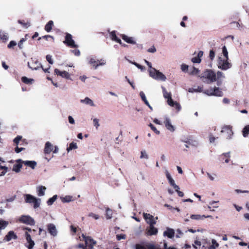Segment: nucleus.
Listing matches in <instances>:
<instances>
[{"mask_svg": "<svg viewBox=\"0 0 249 249\" xmlns=\"http://www.w3.org/2000/svg\"><path fill=\"white\" fill-rule=\"evenodd\" d=\"M201 78L202 81L205 83L210 84L216 81L217 85L220 86L222 84L225 75L221 71H217L215 73L212 70H207L202 73Z\"/></svg>", "mask_w": 249, "mask_h": 249, "instance_id": "obj_1", "label": "nucleus"}, {"mask_svg": "<svg viewBox=\"0 0 249 249\" xmlns=\"http://www.w3.org/2000/svg\"><path fill=\"white\" fill-rule=\"evenodd\" d=\"M25 201L27 203H33L34 208L36 209L40 205L41 199L37 198L30 194H25L24 196Z\"/></svg>", "mask_w": 249, "mask_h": 249, "instance_id": "obj_2", "label": "nucleus"}, {"mask_svg": "<svg viewBox=\"0 0 249 249\" xmlns=\"http://www.w3.org/2000/svg\"><path fill=\"white\" fill-rule=\"evenodd\" d=\"M229 59L219 57L217 61V67L223 71H227L232 67L231 63L228 61Z\"/></svg>", "mask_w": 249, "mask_h": 249, "instance_id": "obj_3", "label": "nucleus"}, {"mask_svg": "<svg viewBox=\"0 0 249 249\" xmlns=\"http://www.w3.org/2000/svg\"><path fill=\"white\" fill-rule=\"evenodd\" d=\"M203 93L208 96H215L221 97L223 95V92L221 89L218 87H214L213 88H211L205 90Z\"/></svg>", "mask_w": 249, "mask_h": 249, "instance_id": "obj_4", "label": "nucleus"}, {"mask_svg": "<svg viewBox=\"0 0 249 249\" xmlns=\"http://www.w3.org/2000/svg\"><path fill=\"white\" fill-rule=\"evenodd\" d=\"M221 132L225 134V138L227 140L232 139L234 134L231 125H224L222 128Z\"/></svg>", "mask_w": 249, "mask_h": 249, "instance_id": "obj_5", "label": "nucleus"}, {"mask_svg": "<svg viewBox=\"0 0 249 249\" xmlns=\"http://www.w3.org/2000/svg\"><path fill=\"white\" fill-rule=\"evenodd\" d=\"M86 247H88L89 249H93L94 246L96 244V241L90 236H86L84 234L82 235Z\"/></svg>", "mask_w": 249, "mask_h": 249, "instance_id": "obj_6", "label": "nucleus"}, {"mask_svg": "<svg viewBox=\"0 0 249 249\" xmlns=\"http://www.w3.org/2000/svg\"><path fill=\"white\" fill-rule=\"evenodd\" d=\"M163 123L167 130L171 132H174L176 130V127L172 124L171 119L167 116L164 117Z\"/></svg>", "mask_w": 249, "mask_h": 249, "instance_id": "obj_7", "label": "nucleus"}, {"mask_svg": "<svg viewBox=\"0 0 249 249\" xmlns=\"http://www.w3.org/2000/svg\"><path fill=\"white\" fill-rule=\"evenodd\" d=\"M19 221L26 224L34 225L35 224V220L29 215H22L18 219Z\"/></svg>", "mask_w": 249, "mask_h": 249, "instance_id": "obj_8", "label": "nucleus"}, {"mask_svg": "<svg viewBox=\"0 0 249 249\" xmlns=\"http://www.w3.org/2000/svg\"><path fill=\"white\" fill-rule=\"evenodd\" d=\"M156 223V222H152L150 223L149 227L146 230V234L148 235H156L158 233V229L155 228L154 225Z\"/></svg>", "mask_w": 249, "mask_h": 249, "instance_id": "obj_9", "label": "nucleus"}, {"mask_svg": "<svg viewBox=\"0 0 249 249\" xmlns=\"http://www.w3.org/2000/svg\"><path fill=\"white\" fill-rule=\"evenodd\" d=\"M64 43L72 48L77 47V45L75 44L74 41L72 38V36L69 33L66 34L65 40L64 41Z\"/></svg>", "mask_w": 249, "mask_h": 249, "instance_id": "obj_10", "label": "nucleus"}, {"mask_svg": "<svg viewBox=\"0 0 249 249\" xmlns=\"http://www.w3.org/2000/svg\"><path fill=\"white\" fill-rule=\"evenodd\" d=\"M28 67L33 70H37L40 68H42V66L37 60H32V62L30 63L28 62Z\"/></svg>", "mask_w": 249, "mask_h": 249, "instance_id": "obj_11", "label": "nucleus"}, {"mask_svg": "<svg viewBox=\"0 0 249 249\" xmlns=\"http://www.w3.org/2000/svg\"><path fill=\"white\" fill-rule=\"evenodd\" d=\"M16 161L18 163L21 162L27 166L31 167L33 169L35 168L37 164L36 162L33 160H22L21 159H18Z\"/></svg>", "mask_w": 249, "mask_h": 249, "instance_id": "obj_12", "label": "nucleus"}, {"mask_svg": "<svg viewBox=\"0 0 249 249\" xmlns=\"http://www.w3.org/2000/svg\"><path fill=\"white\" fill-rule=\"evenodd\" d=\"M49 233L53 236L55 237L57 234V230L56 226L53 223L48 224L47 226Z\"/></svg>", "mask_w": 249, "mask_h": 249, "instance_id": "obj_13", "label": "nucleus"}, {"mask_svg": "<svg viewBox=\"0 0 249 249\" xmlns=\"http://www.w3.org/2000/svg\"><path fill=\"white\" fill-rule=\"evenodd\" d=\"M54 73L57 75L60 76L62 78H64L66 79L71 80L70 74L66 71H60L58 69H55L54 70Z\"/></svg>", "mask_w": 249, "mask_h": 249, "instance_id": "obj_14", "label": "nucleus"}, {"mask_svg": "<svg viewBox=\"0 0 249 249\" xmlns=\"http://www.w3.org/2000/svg\"><path fill=\"white\" fill-rule=\"evenodd\" d=\"M136 249H161L158 246H155L152 244H147L145 246H142L140 244H137L136 245Z\"/></svg>", "mask_w": 249, "mask_h": 249, "instance_id": "obj_15", "label": "nucleus"}, {"mask_svg": "<svg viewBox=\"0 0 249 249\" xmlns=\"http://www.w3.org/2000/svg\"><path fill=\"white\" fill-rule=\"evenodd\" d=\"M161 89L162 90L163 97L164 98L167 99V104H168L169 103H172L173 100L172 99L171 93L168 92L166 90V89L163 86L161 87Z\"/></svg>", "mask_w": 249, "mask_h": 249, "instance_id": "obj_16", "label": "nucleus"}, {"mask_svg": "<svg viewBox=\"0 0 249 249\" xmlns=\"http://www.w3.org/2000/svg\"><path fill=\"white\" fill-rule=\"evenodd\" d=\"M25 237L29 243V245L27 246L28 249H32L35 245L34 241L32 240L30 234L28 232L26 231L25 233Z\"/></svg>", "mask_w": 249, "mask_h": 249, "instance_id": "obj_17", "label": "nucleus"}, {"mask_svg": "<svg viewBox=\"0 0 249 249\" xmlns=\"http://www.w3.org/2000/svg\"><path fill=\"white\" fill-rule=\"evenodd\" d=\"M120 36L127 43L131 44H136V41L134 37L128 36L124 34H121Z\"/></svg>", "mask_w": 249, "mask_h": 249, "instance_id": "obj_18", "label": "nucleus"}, {"mask_svg": "<svg viewBox=\"0 0 249 249\" xmlns=\"http://www.w3.org/2000/svg\"><path fill=\"white\" fill-rule=\"evenodd\" d=\"M18 238L17 235L13 231H9L6 235L5 236L4 240L9 242L12 239H17Z\"/></svg>", "mask_w": 249, "mask_h": 249, "instance_id": "obj_19", "label": "nucleus"}, {"mask_svg": "<svg viewBox=\"0 0 249 249\" xmlns=\"http://www.w3.org/2000/svg\"><path fill=\"white\" fill-rule=\"evenodd\" d=\"M109 36L110 39L114 41H115L120 44H122V41L121 40L118 38L116 34V31H113L109 32Z\"/></svg>", "mask_w": 249, "mask_h": 249, "instance_id": "obj_20", "label": "nucleus"}, {"mask_svg": "<svg viewBox=\"0 0 249 249\" xmlns=\"http://www.w3.org/2000/svg\"><path fill=\"white\" fill-rule=\"evenodd\" d=\"M46 188L44 186H38L36 187V192L38 196H42L45 195Z\"/></svg>", "mask_w": 249, "mask_h": 249, "instance_id": "obj_21", "label": "nucleus"}, {"mask_svg": "<svg viewBox=\"0 0 249 249\" xmlns=\"http://www.w3.org/2000/svg\"><path fill=\"white\" fill-rule=\"evenodd\" d=\"M80 103L86 105H89L91 107H95V104L93 101L89 97H86L84 99H81L80 101Z\"/></svg>", "mask_w": 249, "mask_h": 249, "instance_id": "obj_22", "label": "nucleus"}, {"mask_svg": "<svg viewBox=\"0 0 249 249\" xmlns=\"http://www.w3.org/2000/svg\"><path fill=\"white\" fill-rule=\"evenodd\" d=\"M164 236H167L169 238H172L175 235L174 230L171 228H167L163 232Z\"/></svg>", "mask_w": 249, "mask_h": 249, "instance_id": "obj_23", "label": "nucleus"}, {"mask_svg": "<svg viewBox=\"0 0 249 249\" xmlns=\"http://www.w3.org/2000/svg\"><path fill=\"white\" fill-rule=\"evenodd\" d=\"M143 216L145 220L146 221L147 223H148L149 225H150V223L152 222H156V221L154 220L153 216L149 213H143Z\"/></svg>", "mask_w": 249, "mask_h": 249, "instance_id": "obj_24", "label": "nucleus"}, {"mask_svg": "<svg viewBox=\"0 0 249 249\" xmlns=\"http://www.w3.org/2000/svg\"><path fill=\"white\" fill-rule=\"evenodd\" d=\"M53 150V145L49 142H47L45 145L44 152L45 154H50Z\"/></svg>", "mask_w": 249, "mask_h": 249, "instance_id": "obj_25", "label": "nucleus"}, {"mask_svg": "<svg viewBox=\"0 0 249 249\" xmlns=\"http://www.w3.org/2000/svg\"><path fill=\"white\" fill-rule=\"evenodd\" d=\"M155 79L157 80L165 81L166 80V77L165 76V75H164L161 72L157 71L156 76Z\"/></svg>", "mask_w": 249, "mask_h": 249, "instance_id": "obj_26", "label": "nucleus"}, {"mask_svg": "<svg viewBox=\"0 0 249 249\" xmlns=\"http://www.w3.org/2000/svg\"><path fill=\"white\" fill-rule=\"evenodd\" d=\"M53 26V22L52 20H50L45 25V30L47 32H50Z\"/></svg>", "mask_w": 249, "mask_h": 249, "instance_id": "obj_27", "label": "nucleus"}, {"mask_svg": "<svg viewBox=\"0 0 249 249\" xmlns=\"http://www.w3.org/2000/svg\"><path fill=\"white\" fill-rule=\"evenodd\" d=\"M188 91L191 93L204 92L203 91V88L200 86H198L197 88H190L188 89Z\"/></svg>", "mask_w": 249, "mask_h": 249, "instance_id": "obj_28", "label": "nucleus"}, {"mask_svg": "<svg viewBox=\"0 0 249 249\" xmlns=\"http://www.w3.org/2000/svg\"><path fill=\"white\" fill-rule=\"evenodd\" d=\"M168 105L171 107H175L178 111H179L181 109V106L179 104L173 100H172V103H169Z\"/></svg>", "mask_w": 249, "mask_h": 249, "instance_id": "obj_29", "label": "nucleus"}, {"mask_svg": "<svg viewBox=\"0 0 249 249\" xmlns=\"http://www.w3.org/2000/svg\"><path fill=\"white\" fill-rule=\"evenodd\" d=\"M97 61L98 64H97L96 65H94V69L95 70L97 69L99 66H102L105 65L107 63L105 60L102 59L100 60L98 59Z\"/></svg>", "mask_w": 249, "mask_h": 249, "instance_id": "obj_30", "label": "nucleus"}, {"mask_svg": "<svg viewBox=\"0 0 249 249\" xmlns=\"http://www.w3.org/2000/svg\"><path fill=\"white\" fill-rule=\"evenodd\" d=\"M0 38L3 41L5 42L8 40L9 37L7 34L3 32L0 30Z\"/></svg>", "mask_w": 249, "mask_h": 249, "instance_id": "obj_31", "label": "nucleus"}, {"mask_svg": "<svg viewBox=\"0 0 249 249\" xmlns=\"http://www.w3.org/2000/svg\"><path fill=\"white\" fill-rule=\"evenodd\" d=\"M157 71L158 70H156L154 68H151L149 70V72L150 76L155 79V77H156V73H157Z\"/></svg>", "mask_w": 249, "mask_h": 249, "instance_id": "obj_32", "label": "nucleus"}, {"mask_svg": "<svg viewBox=\"0 0 249 249\" xmlns=\"http://www.w3.org/2000/svg\"><path fill=\"white\" fill-rule=\"evenodd\" d=\"M88 60L89 64L91 65L93 68L94 65H96L97 64H98V59H95L93 57H89V58H88Z\"/></svg>", "mask_w": 249, "mask_h": 249, "instance_id": "obj_33", "label": "nucleus"}, {"mask_svg": "<svg viewBox=\"0 0 249 249\" xmlns=\"http://www.w3.org/2000/svg\"><path fill=\"white\" fill-rule=\"evenodd\" d=\"M77 148V145L76 143L72 142L70 144L69 147L67 148L68 152L72 150V149H76Z\"/></svg>", "mask_w": 249, "mask_h": 249, "instance_id": "obj_34", "label": "nucleus"}, {"mask_svg": "<svg viewBox=\"0 0 249 249\" xmlns=\"http://www.w3.org/2000/svg\"><path fill=\"white\" fill-rule=\"evenodd\" d=\"M22 167V165L20 163L15 164L13 166V171L16 173H18L20 171V169Z\"/></svg>", "mask_w": 249, "mask_h": 249, "instance_id": "obj_35", "label": "nucleus"}, {"mask_svg": "<svg viewBox=\"0 0 249 249\" xmlns=\"http://www.w3.org/2000/svg\"><path fill=\"white\" fill-rule=\"evenodd\" d=\"M243 136L246 137L249 133V125L245 126L242 130Z\"/></svg>", "mask_w": 249, "mask_h": 249, "instance_id": "obj_36", "label": "nucleus"}, {"mask_svg": "<svg viewBox=\"0 0 249 249\" xmlns=\"http://www.w3.org/2000/svg\"><path fill=\"white\" fill-rule=\"evenodd\" d=\"M57 195H54L52 197L49 198L47 201L48 205H52L57 199Z\"/></svg>", "mask_w": 249, "mask_h": 249, "instance_id": "obj_37", "label": "nucleus"}, {"mask_svg": "<svg viewBox=\"0 0 249 249\" xmlns=\"http://www.w3.org/2000/svg\"><path fill=\"white\" fill-rule=\"evenodd\" d=\"M212 245L209 248V249H215L216 248L219 246L218 243L216 242L215 239H212Z\"/></svg>", "mask_w": 249, "mask_h": 249, "instance_id": "obj_38", "label": "nucleus"}, {"mask_svg": "<svg viewBox=\"0 0 249 249\" xmlns=\"http://www.w3.org/2000/svg\"><path fill=\"white\" fill-rule=\"evenodd\" d=\"M112 211L109 208H107L106 209V217L107 219H111L112 217Z\"/></svg>", "mask_w": 249, "mask_h": 249, "instance_id": "obj_39", "label": "nucleus"}, {"mask_svg": "<svg viewBox=\"0 0 249 249\" xmlns=\"http://www.w3.org/2000/svg\"><path fill=\"white\" fill-rule=\"evenodd\" d=\"M222 53L223 54L224 58L229 59L228 52L225 46H224L222 47Z\"/></svg>", "mask_w": 249, "mask_h": 249, "instance_id": "obj_40", "label": "nucleus"}, {"mask_svg": "<svg viewBox=\"0 0 249 249\" xmlns=\"http://www.w3.org/2000/svg\"><path fill=\"white\" fill-rule=\"evenodd\" d=\"M72 196H66L65 197H64L62 201L63 202H70L71 201H72Z\"/></svg>", "mask_w": 249, "mask_h": 249, "instance_id": "obj_41", "label": "nucleus"}, {"mask_svg": "<svg viewBox=\"0 0 249 249\" xmlns=\"http://www.w3.org/2000/svg\"><path fill=\"white\" fill-rule=\"evenodd\" d=\"M140 159H145L146 160L148 159V156L145 150L141 151Z\"/></svg>", "mask_w": 249, "mask_h": 249, "instance_id": "obj_42", "label": "nucleus"}, {"mask_svg": "<svg viewBox=\"0 0 249 249\" xmlns=\"http://www.w3.org/2000/svg\"><path fill=\"white\" fill-rule=\"evenodd\" d=\"M21 80L23 83L25 84H30L33 81V79H29L27 77L23 76L21 78Z\"/></svg>", "mask_w": 249, "mask_h": 249, "instance_id": "obj_43", "label": "nucleus"}, {"mask_svg": "<svg viewBox=\"0 0 249 249\" xmlns=\"http://www.w3.org/2000/svg\"><path fill=\"white\" fill-rule=\"evenodd\" d=\"M204 216H205L204 215H199V214H192L191 216V218L192 219L198 220L202 218H203V217H204Z\"/></svg>", "mask_w": 249, "mask_h": 249, "instance_id": "obj_44", "label": "nucleus"}, {"mask_svg": "<svg viewBox=\"0 0 249 249\" xmlns=\"http://www.w3.org/2000/svg\"><path fill=\"white\" fill-rule=\"evenodd\" d=\"M140 96H141L142 100L144 102V103L147 104L148 101L147 100L145 94L143 91H141L140 92Z\"/></svg>", "mask_w": 249, "mask_h": 249, "instance_id": "obj_45", "label": "nucleus"}, {"mask_svg": "<svg viewBox=\"0 0 249 249\" xmlns=\"http://www.w3.org/2000/svg\"><path fill=\"white\" fill-rule=\"evenodd\" d=\"M181 70L184 72H187L188 71V66L186 64H182L181 65Z\"/></svg>", "mask_w": 249, "mask_h": 249, "instance_id": "obj_46", "label": "nucleus"}, {"mask_svg": "<svg viewBox=\"0 0 249 249\" xmlns=\"http://www.w3.org/2000/svg\"><path fill=\"white\" fill-rule=\"evenodd\" d=\"M130 63L134 65L135 66H136L138 69H140L141 71H143L145 68L143 66H141V65L139 64L138 63L135 62H131Z\"/></svg>", "mask_w": 249, "mask_h": 249, "instance_id": "obj_47", "label": "nucleus"}, {"mask_svg": "<svg viewBox=\"0 0 249 249\" xmlns=\"http://www.w3.org/2000/svg\"><path fill=\"white\" fill-rule=\"evenodd\" d=\"M149 126L150 127L151 129L157 134H160V131L158 130L157 128L152 124H150Z\"/></svg>", "mask_w": 249, "mask_h": 249, "instance_id": "obj_48", "label": "nucleus"}, {"mask_svg": "<svg viewBox=\"0 0 249 249\" xmlns=\"http://www.w3.org/2000/svg\"><path fill=\"white\" fill-rule=\"evenodd\" d=\"M207 175L208 177L209 178V179L211 181L214 180L216 176V175L215 174L212 175V174H211L210 173H209L208 172H207Z\"/></svg>", "mask_w": 249, "mask_h": 249, "instance_id": "obj_49", "label": "nucleus"}, {"mask_svg": "<svg viewBox=\"0 0 249 249\" xmlns=\"http://www.w3.org/2000/svg\"><path fill=\"white\" fill-rule=\"evenodd\" d=\"M198 72L199 70L193 67L192 68V70L190 71V74L192 75H195Z\"/></svg>", "mask_w": 249, "mask_h": 249, "instance_id": "obj_50", "label": "nucleus"}, {"mask_svg": "<svg viewBox=\"0 0 249 249\" xmlns=\"http://www.w3.org/2000/svg\"><path fill=\"white\" fill-rule=\"evenodd\" d=\"M88 216L89 217H93L94 219L97 220L99 218V215L96 214H95L93 213H90L89 214Z\"/></svg>", "mask_w": 249, "mask_h": 249, "instance_id": "obj_51", "label": "nucleus"}, {"mask_svg": "<svg viewBox=\"0 0 249 249\" xmlns=\"http://www.w3.org/2000/svg\"><path fill=\"white\" fill-rule=\"evenodd\" d=\"M93 124L94 126L96 127V128L97 129L98 127L100 126V124L99 123V120L97 118H94L93 120Z\"/></svg>", "mask_w": 249, "mask_h": 249, "instance_id": "obj_52", "label": "nucleus"}, {"mask_svg": "<svg viewBox=\"0 0 249 249\" xmlns=\"http://www.w3.org/2000/svg\"><path fill=\"white\" fill-rule=\"evenodd\" d=\"M192 61L193 63H200L201 62V59L198 58L197 56L192 58Z\"/></svg>", "mask_w": 249, "mask_h": 249, "instance_id": "obj_53", "label": "nucleus"}, {"mask_svg": "<svg viewBox=\"0 0 249 249\" xmlns=\"http://www.w3.org/2000/svg\"><path fill=\"white\" fill-rule=\"evenodd\" d=\"M215 57V53L213 50H210L209 53V57L210 59L212 61L213 60Z\"/></svg>", "mask_w": 249, "mask_h": 249, "instance_id": "obj_54", "label": "nucleus"}, {"mask_svg": "<svg viewBox=\"0 0 249 249\" xmlns=\"http://www.w3.org/2000/svg\"><path fill=\"white\" fill-rule=\"evenodd\" d=\"M46 58L47 61L50 64H53V60L52 59V56L51 55H50L49 54H48V55H46Z\"/></svg>", "mask_w": 249, "mask_h": 249, "instance_id": "obj_55", "label": "nucleus"}, {"mask_svg": "<svg viewBox=\"0 0 249 249\" xmlns=\"http://www.w3.org/2000/svg\"><path fill=\"white\" fill-rule=\"evenodd\" d=\"M165 176H166V178L168 179V180H169L173 178H172L171 174L169 173V172H168V171L167 169H166L165 170Z\"/></svg>", "mask_w": 249, "mask_h": 249, "instance_id": "obj_56", "label": "nucleus"}, {"mask_svg": "<svg viewBox=\"0 0 249 249\" xmlns=\"http://www.w3.org/2000/svg\"><path fill=\"white\" fill-rule=\"evenodd\" d=\"M22 137L21 136H18L16 138H15L14 140V142L18 145L19 142V141L21 140Z\"/></svg>", "mask_w": 249, "mask_h": 249, "instance_id": "obj_57", "label": "nucleus"}, {"mask_svg": "<svg viewBox=\"0 0 249 249\" xmlns=\"http://www.w3.org/2000/svg\"><path fill=\"white\" fill-rule=\"evenodd\" d=\"M221 159L222 160H224V157H225L226 158H230V152H227V153H223L221 155Z\"/></svg>", "mask_w": 249, "mask_h": 249, "instance_id": "obj_58", "label": "nucleus"}, {"mask_svg": "<svg viewBox=\"0 0 249 249\" xmlns=\"http://www.w3.org/2000/svg\"><path fill=\"white\" fill-rule=\"evenodd\" d=\"M16 45V42H15V41H11L8 45L7 47L8 48H12L13 47L15 46Z\"/></svg>", "mask_w": 249, "mask_h": 249, "instance_id": "obj_59", "label": "nucleus"}, {"mask_svg": "<svg viewBox=\"0 0 249 249\" xmlns=\"http://www.w3.org/2000/svg\"><path fill=\"white\" fill-rule=\"evenodd\" d=\"M18 22L19 24L22 25L24 27H25L26 28H27L28 27L30 26V23H28V22L24 23L22 21H21L20 20H18Z\"/></svg>", "mask_w": 249, "mask_h": 249, "instance_id": "obj_60", "label": "nucleus"}, {"mask_svg": "<svg viewBox=\"0 0 249 249\" xmlns=\"http://www.w3.org/2000/svg\"><path fill=\"white\" fill-rule=\"evenodd\" d=\"M157 50L154 46H152L151 48L147 50V52L151 53H154L156 52Z\"/></svg>", "mask_w": 249, "mask_h": 249, "instance_id": "obj_61", "label": "nucleus"}, {"mask_svg": "<svg viewBox=\"0 0 249 249\" xmlns=\"http://www.w3.org/2000/svg\"><path fill=\"white\" fill-rule=\"evenodd\" d=\"M25 41V39L24 38H22L20 39V40L19 41V42H18V47L21 49H22L23 48V43Z\"/></svg>", "mask_w": 249, "mask_h": 249, "instance_id": "obj_62", "label": "nucleus"}, {"mask_svg": "<svg viewBox=\"0 0 249 249\" xmlns=\"http://www.w3.org/2000/svg\"><path fill=\"white\" fill-rule=\"evenodd\" d=\"M116 238L118 240L124 239L125 238V235L124 234H118L116 236Z\"/></svg>", "mask_w": 249, "mask_h": 249, "instance_id": "obj_63", "label": "nucleus"}, {"mask_svg": "<svg viewBox=\"0 0 249 249\" xmlns=\"http://www.w3.org/2000/svg\"><path fill=\"white\" fill-rule=\"evenodd\" d=\"M68 121L71 124H75V121L71 116H68Z\"/></svg>", "mask_w": 249, "mask_h": 249, "instance_id": "obj_64", "label": "nucleus"}]
</instances>
